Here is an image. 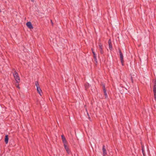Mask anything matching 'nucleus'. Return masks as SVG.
Here are the masks:
<instances>
[{
  "instance_id": "f257e3e1",
  "label": "nucleus",
  "mask_w": 156,
  "mask_h": 156,
  "mask_svg": "<svg viewBox=\"0 0 156 156\" xmlns=\"http://www.w3.org/2000/svg\"><path fill=\"white\" fill-rule=\"evenodd\" d=\"M14 78L17 83H19L20 82V79L18 73L15 71L13 73Z\"/></svg>"
},
{
  "instance_id": "f03ea898",
  "label": "nucleus",
  "mask_w": 156,
  "mask_h": 156,
  "mask_svg": "<svg viewBox=\"0 0 156 156\" xmlns=\"http://www.w3.org/2000/svg\"><path fill=\"white\" fill-rule=\"evenodd\" d=\"M119 55L121 63L122 66H124V61L123 60V54L120 49H119Z\"/></svg>"
},
{
  "instance_id": "7ed1b4c3",
  "label": "nucleus",
  "mask_w": 156,
  "mask_h": 156,
  "mask_svg": "<svg viewBox=\"0 0 156 156\" xmlns=\"http://www.w3.org/2000/svg\"><path fill=\"white\" fill-rule=\"evenodd\" d=\"M98 46L101 53V54H103L104 53V52L103 50V46L101 43H98Z\"/></svg>"
},
{
  "instance_id": "20e7f679",
  "label": "nucleus",
  "mask_w": 156,
  "mask_h": 156,
  "mask_svg": "<svg viewBox=\"0 0 156 156\" xmlns=\"http://www.w3.org/2000/svg\"><path fill=\"white\" fill-rule=\"evenodd\" d=\"M102 151L103 156H105L107 154V153L106 150L105 146L104 145L103 146Z\"/></svg>"
},
{
  "instance_id": "39448f33",
  "label": "nucleus",
  "mask_w": 156,
  "mask_h": 156,
  "mask_svg": "<svg viewBox=\"0 0 156 156\" xmlns=\"http://www.w3.org/2000/svg\"><path fill=\"white\" fill-rule=\"evenodd\" d=\"M62 139V142L64 144V145L66 144H67V142L66 140V139L64 135H62L61 136Z\"/></svg>"
},
{
  "instance_id": "423d86ee",
  "label": "nucleus",
  "mask_w": 156,
  "mask_h": 156,
  "mask_svg": "<svg viewBox=\"0 0 156 156\" xmlns=\"http://www.w3.org/2000/svg\"><path fill=\"white\" fill-rule=\"evenodd\" d=\"M26 25L30 29H32L33 28V27L31 23L30 22H27L26 23Z\"/></svg>"
},
{
  "instance_id": "0eeeda50",
  "label": "nucleus",
  "mask_w": 156,
  "mask_h": 156,
  "mask_svg": "<svg viewBox=\"0 0 156 156\" xmlns=\"http://www.w3.org/2000/svg\"><path fill=\"white\" fill-rule=\"evenodd\" d=\"M108 44L109 45V49L111 50L112 51V42L110 39H109L108 41Z\"/></svg>"
},
{
  "instance_id": "6e6552de",
  "label": "nucleus",
  "mask_w": 156,
  "mask_h": 156,
  "mask_svg": "<svg viewBox=\"0 0 156 156\" xmlns=\"http://www.w3.org/2000/svg\"><path fill=\"white\" fill-rule=\"evenodd\" d=\"M64 146L67 153L69 154L70 153V151L69 149V148L67 146V144L64 145Z\"/></svg>"
},
{
  "instance_id": "1a4fd4ad",
  "label": "nucleus",
  "mask_w": 156,
  "mask_h": 156,
  "mask_svg": "<svg viewBox=\"0 0 156 156\" xmlns=\"http://www.w3.org/2000/svg\"><path fill=\"white\" fill-rule=\"evenodd\" d=\"M153 90L154 93H156V80H155L154 82V86Z\"/></svg>"
},
{
  "instance_id": "9d476101",
  "label": "nucleus",
  "mask_w": 156,
  "mask_h": 156,
  "mask_svg": "<svg viewBox=\"0 0 156 156\" xmlns=\"http://www.w3.org/2000/svg\"><path fill=\"white\" fill-rule=\"evenodd\" d=\"M37 92L41 96V94L42 93V90L40 87H37Z\"/></svg>"
},
{
  "instance_id": "9b49d317",
  "label": "nucleus",
  "mask_w": 156,
  "mask_h": 156,
  "mask_svg": "<svg viewBox=\"0 0 156 156\" xmlns=\"http://www.w3.org/2000/svg\"><path fill=\"white\" fill-rule=\"evenodd\" d=\"M9 138L8 136V135H6L5 136V142L6 144H7L8 142Z\"/></svg>"
},
{
  "instance_id": "f8f14e48",
  "label": "nucleus",
  "mask_w": 156,
  "mask_h": 156,
  "mask_svg": "<svg viewBox=\"0 0 156 156\" xmlns=\"http://www.w3.org/2000/svg\"><path fill=\"white\" fill-rule=\"evenodd\" d=\"M93 55L94 56V60L97 63V59L96 56V55L95 52H93Z\"/></svg>"
},
{
  "instance_id": "ddd939ff",
  "label": "nucleus",
  "mask_w": 156,
  "mask_h": 156,
  "mask_svg": "<svg viewBox=\"0 0 156 156\" xmlns=\"http://www.w3.org/2000/svg\"><path fill=\"white\" fill-rule=\"evenodd\" d=\"M142 151L144 156H145V153L144 151V147L143 145H142Z\"/></svg>"
},
{
  "instance_id": "4468645a",
  "label": "nucleus",
  "mask_w": 156,
  "mask_h": 156,
  "mask_svg": "<svg viewBox=\"0 0 156 156\" xmlns=\"http://www.w3.org/2000/svg\"><path fill=\"white\" fill-rule=\"evenodd\" d=\"M103 91H104V95L105 96V98L106 99V98H107L108 97V95H107V93L106 92V90H104Z\"/></svg>"
},
{
  "instance_id": "2eb2a0df",
  "label": "nucleus",
  "mask_w": 156,
  "mask_h": 156,
  "mask_svg": "<svg viewBox=\"0 0 156 156\" xmlns=\"http://www.w3.org/2000/svg\"><path fill=\"white\" fill-rule=\"evenodd\" d=\"M89 87H90V85H89V83L85 84V87L86 90H87V89L89 88Z\"/></svg>"
},
{
  "instance_id": "dca6fc26",
  "label": "nucleus",
  "mask_w": 156,
  "mask_h": 156,
  "mask_svg": "<svg viewBox=\"0 0 156 156\" xmlns=\"http://www.w3.org/2000/svg\"><path fill=\"white\" fill-rule=\"evenodd\" d=\"M130 80H131V82L132 83H133V76H132L131 74H130Z\"/></svg>"
},
{
  "instance_id": "f3484780",
  "label": "nucleus",
  "mask_w": 156,
  "mask_h": 156,
  "mask_svg": "<svg viewBox=\"0 0 156 156\" xmlns=\"http://www.w3.org/2000/svg\"><path fill=\"white\" fill-rule=\"evenodd\" d=\"M35 85L36 86L37 88V87H40L39 86V84L38 82L37 81L35 82Z\"/></svg>"
},
{
  "instance_id": "a211bd4d",
  "label": "nucleus",
  "mask_w": 156,
  "mask_h": 156,
  "mask_svg": "<svg viewBox=\"0 0 156 156\" xmlns=\"http://www.w3.org/2000/svg\"><path fill=\"white\" fill-rule=\"evenodd\" d=\"M102 87H103V90L104 91V90H106V89H105V84H102Z\"/></svg>"
},
{
  "instance_id": "6ab92c4d",
  "label": "nucleus",
  "mask_w": 156,
  "mask_h": 156,
  "mask_svg": "<svg viewBox=\"0 0 156 156\" xmlns=\"http://www.w3.org/2000/svg\"><path fill=\"white\" fill-rule=\"evenodd\" d=\"M16 87L17 88H18L19 89H20V87H19V84H18V83H17V84H16Z\"/></svg>"
},
{
  "instance_id": "aec40b11",
  "label": "nucleus",
  "mask_w": 156,
  "mask_h": 156,
  "mask_svg": "<svg viewBox=\"0 0 156 156\" xmlns=\"http://www.w3.org/2000/svg\"><path fill=\"white\" fill-rule=\"evenodd\" d=\"M154 96L155 98V100L156 101V93H154Z\"/></svg>"
},
{
  "instance_id": "412c9836",
  "label": "nucleus",
  "mask_w": 156,
  "mask_h": 156,
  "mask_svg": "<svg viewBox=\"0 0 156 156\" xmlns=\"http://www.w3.org/2000/svg\"><path fill=\"white\" fill-rule=\"evenodd\" d=\"M51 24H52V25H53V22H52V20H51Z\"/></svg>"
},
{
  "instance_id": "4be33fe9",
  "label": "nucleus",
  "mask_w": 156,
  "mask_h": 156,
  "mask_svg": "<svg viewBox=\"0 0 156 156\" xmlns=\"http://www.w3.org/2000/svg\"><path fill=\"white\" fill-rule=\"evenodd\" d=\"M88 118L90 121H91V118H90L89 117V118Z\"/></svg>"
},
{
  "instance_id": "5701e85b",
  "label": "nucleus",
  "mask_w": 156,
  "mask_h": 156,
  "mask_svg": "<svg viewBox=\"0 0 156 156\" xmlns=\"http://www.w3.org/2000/svg\"><path fill=\"white\" fill-rule=\"evenodd\" d=\"M91 50H92V52H94L93 51V48H92L91 49Z\"/></svg>"
},
{
  "instance_id": "b1692460",
  "label": "nucleus",
  "mask_w": 156,
  "mask_h": 156,
  "mask_svg": "<svg viewBox=\"0 0 156 156\" xmlns=\"http://www.w3.org/2000/svg\"><path fill=\"white\" fill-rule=\"evenodd\" d=\"M12 70H13V71H14V72H15V71H16V70H15V69H12Z\"/></svg>"
},
{
  "instance_id": "393cba45",
  "label": "nucleus",
  "mask_w": 156,
  "mask_h": 156,
  "mask_svg": "<svg viewBox=\"0 0 156 156\" xmlns=\"http://www.w3.org/2000/svg\"><path fill=\"white\" fill-rule=\"evenodd\" d=\"M31 0L33 2H34V0Z\"/></svg>"
},
{
  "instance_id": "a878e982",
  "label": "nucleus",
  "mask_w": 156,
  "mask_h": 156,
  "mask_svg": "<svg viewBox=\"0 0 156 156\" xmlns=\"http://www.w3.org/2000/svg\"><path fill=\"white\" fill-rule=\"evenodd\" d=\"M1 12V9H0V12Z\"/></svg>"
}]
</instances>
